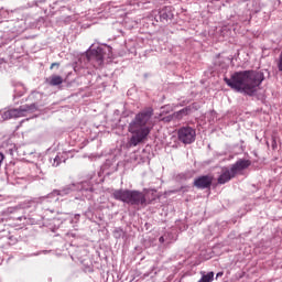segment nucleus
I'll return each instance as SVG.
<instances>
[{"label": "nucleus", "mask_w": 282, "mask_h": 282, "mask_svg": "<svg viewBox=\"0 0 282 282\" xmlns=\"http://www.w3.org/2000/svg\"><path fill=\"white\" fill-rule=\"evenodd\" d=\"M265 76L259 70H241L236 72L230 78L225 77L224 80L228 87L235 89L239 94L254 96L257 88L263 83Z\"/></svg>", "instance_id": "nucleus-1"}, {"label": "nucleus", "mask_w": 282, "mask_h": 282, "mask_svg": "<svg viewBox=\"0 0 282 282\" xmlns=\"http://www.w3.org/2000/svg\"><path fill=\"white\" fill-rule=\"evenodd\" d=\"M151 118H153V108H147L135 115L129 124V132L132 133L129 140L130 147H138V144L147 140L149 133H151V127L149 126Z\"/></svg>", "instance_id": "nucleus-2"}, {"label": "nucleus", "mask_w": 282, "mask_h": 282, "mask_svg": "<svg viewBox=\"0 0 282 282\" xmlns=\"http://www.w3.org/2000/svg\"><path fill=\"white\" fill-rule=\"evenodd\" d=\"M112 197L117 202L129 204V206H144L147 204V196L140 191L133 189H115Z\"/></svg>", "instance_id": "nucleus-3"}, {"label": "nucleus", "mask_w": 282, "mask_h": 282, "mask_svg": "<svg viewBox=\"0 0 282 282\" xmlns=\"http://www.w3.org/2000/svg\"><path fill=\"white\" fill-rule=\"evenodd\" d=\"M250 164V160H238L235 164L231 165L230 169L224 167L221 170V174L218 177V184H227V182H230L232 177L237 175V173L246 171Z\"/></svg>", "instance_id": "nucleus-4"}, {"label": "nucleus", "mask_w": 282, "mask_h": 282, "mask_svg": "<svg viewBox=\"0 0 282 282\" xmlns=\"http://www.w3.org/2000/svg\"><path fill=\"white\" fill-rule=\"evenodd\" d=\"M105 58H113L111 46H98L97 48H90L87 53V59L94 64V67H101L105 63Z\"/></svg>", "instance_id": "nucleus-5"}, {"label": "nucleus", "mask_w": 282, "mask_h": 282, "mask_svg": "<svg viewBox=\"0 0 282 282\" xmlns=\"http://www.w3.org/2000/svg\"><path fill=\"white\" fill-rule=\"evenodd\" d=\"M79 188L83 194L85 193H94V186L89 182H83L76 184H70L63 189H55L51 194H48L47 199H54V202H58V197H65V195H69L72 191H76Z\"/></svg>", "instance_id": "nucleus-6"}, {"label": "nucleus", "mask_w": 282, "mask_h": 282, "mask_svg": "<svg viewBox=\"0 0 282 282\" xmlns=\"http://www.w3.org/2000/svg\"><path fill=\"white\" fill-rule=\"evenodd\" d=\"M36 109V106L34 104L30 106H21L18 109H10L8 111H4L2 115L3 120H11V118H23L26 116V113H30Z\"/></svg>", "instance_id": "nucleus-7"}, {"label": "nucleus", "mask_w": 282, "mask_h": 282, "mask_svg": "<svg viewBox=\"0 0 282 282\" xmlns=\"http://www.w3.org/2000/svg\"><path fill=\"white\" fill-rule=\"evenodd\" d=\"M197 132L192 127H183L178 129V140L180 142H183V144H193Z\"/></svg>", "instance_id": "nucleus-8"}, {"label": "nucleus", "mask_w": 282, "mask_h": 282, "mask_svg": "<svg viewBox=\"0 0 282 282\" xmlns=\"http://www.w3.org/2000/svg\"><path fill=\"white\" fill-rule=\"evenodd\" d=\"M212 185L213 176L210 175L198 176L194 180V186L196 188H200L202 191H204L205 188H210Z\"/></svg>", "instance_id": "nucleus-9"}, {"label": "nucleus", "mask_w": 282, "mask_h": 282, "mask_svg": "<svg viewBox=\"0 0 282 282\" xmlns=\"http://www.w3.org/2000/svg\"><path fill=\"white\" fill-rule=\"evenodd\" d=\"M173 19V10H171V7H165L160 11V20L164 22H169Z\"/></svg>", "instance_id": "nucleus-10"}, {"label": "nucleus", "mask_w": 282, "mask_h": 282, "mask_svg": "<svg viewBox=\"0 0 282 282\" xmlns=\"http://www.w3.org/2000/svg\"><path fill=\"white\" fill-rule=\"evenodd\" d=\"M48 85H51V87H58V85H63V77L61 75H52L48 78Z\"/></svg>", "instance_id": "nucleus-11"}, {"label": "nucleus", "mask_w": 282, "mask_h": 282, "mask_svg": "<svg viewBox=\"0 0 282 282\" xmlns=\"http://www.w3.org/2000/svg\"><path fill=\"white\" fill-rule=\"evenodd\" d=\"M215 281V272L210 271L207 274L203 275L198 282H213Z\"/></svg>", "instance_id": "nucleus-12"}, {"label": "nucleus", "mask_w": 282, "mask_h": 282, "mask_svg": "<svg viewBox=\"0 0 282 282\" xmlns=\"http://www.w3.org/2000/svg\"><path fill=\"white\" fill-rule=\"evenodd\" d=\"M61 162H65V158H63V155L61 154H57L53 161H51L52 165L53 166H59L61 165Z\"/></svg>", "instance_id": "nucleus-13"}, {"label": "nucleus", "mask_w": 282, "mask_h": 282, "mask_svg": "<svg viewBox=\"0 0 282 282\" xmlns=\"http://www.w3.org/2000/svg\"><path fill=\"white\" fill-rule=\"evenodd\" d=\"M182 118H184V117H183V115L180 112V110L176 111V112H174V113L172 115V120H182Z\"/></svg>", "instance_id": "nucleus-14"}, {"label": "nucleus", "mask_w": 282, "mask_h": 282, "mask_svg": "<svg viewBox=\"0 0 282 282\" xmlns=\"http://www.w3.org/2000/svg\"><path fill=\"white\" fill-rule=\"evenodd\" d=\"M180 112L182 113V116L184 118V116H188V113H191V107H185V108L181 109Z\"/></svg>", "instance_id": "nucleus-15"}, {"label": "nucleus", "mask_w": 282, "mask_h": 282, "mask_svg": "<svg viewBox=\"0 0 282 282\" xmlns=\"http://www.w3.org/2000/svg\"><path fill=\"white\" fill-rule=\"evenodd\" d=\"M113 235L117 238L120 237V235H122V229H120V228L115 229Z\"/></svg>", "instance_id": "nucleus-16"}, {"label": "nucleus", "mask_w": 282, "mask_h": 282, "mask_svg": "<svg viewBox=\"0 0 282 282\" xmlns=\"http://www.w3.org/2000/svg\"><path fill=\"white\" fill-rule=\"evenodd\" d=\"M61 64H58V63H53L52 65H51V67H50V69H54V67H58Z\"/></svg>", "instance_id": "nucleus-17"}, {"label": "nucleus", "mask_w": 282, "mask_h": 282, "mask_svg": "<svg viewBox=\"0 0 282 282\" xmlns=\"http://www.w3.org/2000/svg\"><path fill=\"white\" fill-rule=\"evenodd\" d=\"M159 241H160V243H164V241H166V239L164 238V236H161V237L159 238Z\"/></svg>", "instance_id": "nucleus-18"}, {"label": "nucleus", "mask_w": 282, "mask_h": 282, "mask_svg": "<svg viewBox=\"0 0 282 282\" xmlns=\"http://www.w3.org/2000/svg\"><path fill=\"white\" fill-rule=\"evenodd\" d=\"M219 276H224V272H218V273L216 274V278H217V279H219Z\"/></svg>", "instance_id": "nucleus-19"}]
</instances>
